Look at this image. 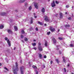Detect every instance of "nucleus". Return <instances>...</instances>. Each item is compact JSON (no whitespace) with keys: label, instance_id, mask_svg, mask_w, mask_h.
Listing matches in <instances>:
<instances>
[{"label":"nucleus","instance_id":"obj_30","mask_svg":"<svg viewBox=\"0 0 74 74\" xmlns=\"http://www.w3.org/2000/svg\"><path fill=\"white\" fill-rule=\"evenodd\" d=\"M56 62H57L58 63H59V60H58V59H56Z\"/></svg>","mask_w":74,"mask_h":74},{"label":"nucleus","instance_id":"obj_60","mask_svg":"<svg viewBox=\"0 0 74 74\" xmlns=\"http://www.w3.org/2000/svg\"><path fill=\"white\" fill-rule=\"evenodd\" d=\"M71 74H74V73H71Z\"/></svg>","mask_w":74,"mask_h":74},{"label":"nucleus","instance_id":"obj_4","mask_svg":"<svg viewBox=\"0 0 74 74\" xmlns=\"http://www.w3.org/2000/svg\"><path fill=\"white\" fill-rule=\"evenodd\" d=\"M51 5L52 7H54L56 6V5H55V3L54 0L53 1V3H51Z\"/></svg>","mask_w":74,"mask_h":74},{"label":"nucleus","instance_id":"obj_36","mask_svg":"<svg viewBox=\"0 0 74 74\" xmlns=\"http://www.w3.org/2000/svg\"><path fill=\"white\" fill-rule=\"evenodd\" d=\"M30 23H31V24L33 23V19H32V20H31Z\"/></svg>","mask_w":74,"mask_h":74},{"label":"nucleus","instance_id":"obj_23","mask_svg":"<svg viewBox=\"0 0 74 74\" xmlns=\"http://www.w3.org/2000/svg\"><path fill=\"white\" fill-rule=\"evenodd\" d=\"M70 46L71 47H74V45L73 44H71L70 45Z\"/></svg>","mask_w":74,"mask_h":74},{"label":"nucleus","instance_id":"obj_53","mask_svg":"<svg viewBox=\"0 0 74 74\" xmlns=\"http://www.w3.org/2000/svg\"><path fill=\"white\" fill-rule=\"evenodd\" d=\"M45 26H47V24H45Z\"/></svg>","mask_w":74,"mask_h":74},{"label":"nucleus","instance_id":"obj_7","mask_svg":"<svg viewBox=\"0 0 74 74\" xmlns=\"http://www.w3.org/2000/svg\"><path fill=\"white\" fill-rule=\"evenodd\" d=\"M38 49L40 51H42V48L41 46H38Z\"/></svg>","mask_w":74,"mask_h":74},{"label":"nucleus","instance_id":"obj_29","mask_svg":"<svg viewBox=\"0 0 74 74\" xmlns=\"http://www.w3.org/2000/svg\"><path fill=\"white\" fill-rule=\"evenodd\" d=\"M4 69H5L6 70H7V71H9V70H8V69L5 67H4Z\"/></svg>","mask_w":74,"mask_h":74},{"label":"nucleus","instance_id":"obj_47","mask_svg":"<svg viewBox=\"0 0 74 74\" xmlns=\"http://www.w3.org/2000/svg\"><path fill=\"white\" fill-rule=\"evenodd\" d=\"M16 49V47H14V50H15V49Z\"/></svg>","mask_w":74,"mask_h":74},{"label":"nucleus","instance_id":"obj_9","mask_svg":"<svg viewBox=\"0 0 74 74\" xmlns=\"http://www.w3.org/2000/svg\"><path fill=\"white\" fill-rule=\"evenodd\" d=\"M52 40L53 41L54 44H55L56 43V40L55 38H53Z\"/></svg>","mask_w":74,"mask_h":74},{"label":"nucleus","instance_id":"obj_51","mask_svg":"<svg viewBox=\"0 0 74 74\" xmlns=\"http://www.w3.org/2000/svg\"><path fill=\"white\" fill-rule=\"evenodd\" d=\"M34 16L36 15V13H34Z\"/></svg>","mask_w":74,"mask_h":74},{"label":"nucleus","instance_id":"obj_6","mask_svg":"<svg viewBox=\"0 0 74 74\" xmlns=\"http://www.w3.org/2000/svg\"><path fill=\"white\" fill-rule=\"evenodd\" d=\"M24 69V67L22 66L20 68V70L21 72V74H23V70Z\"/></svg>","mask_w":74,"mask_h":74},{"label":"nucleus","instance_id":"obj_46","mask_svg":"<svg viewBox=\"0 0 74 74\" xmlns=\"http://www.w3.org/2000/svg\"><path fill=\"white\" fill-rule=\"evenodd\" d=\"M59 53L60 54H61V52H60V51H59Z\"/></svg>","mask_w":74,"mask_h":74},{"label":"nucleus","instance_id":"obj_27","mask_svg":"<svg viewBox=\"0 0 74 74\" xmlns=\"http://www.w3.org/2000/svg\"><path fill=\"white\" fill-rule=\"evenodd\" d=\"M21 33H22V34H24V33H25V31H24V30H22L21 31Z\"/></svg>","mask_w":74,"mask_h":74},{"label":"nucleus","instance_id":"obj_5","mask_svg":"<svg viewBox=\"0 0 74 74\" xmlns=\"http://www.w3.org/2000/svg\"><path fill=\"white\" fill-rule=\"evenodd\" d=\"M50 30H51V31L52 32H55V29H52V27H50Z\"/></svg>","mask_w":74,"mask_h":74},{"label":"nucleus","instance_id":"obj_64","mask_svg":"<svg viewBox=\"0 0 74 74\" xmlns=\"http://www.w3.org/2000/svg\"><path fill=\"white\" fill-rule=\"evenodd\" d=\"M45 67V66H44Z\"/></svg>","mask_w":74,"mask_h":74},{"label":"nucleus","instance_id":"obj_24","mask_svg":"<svg viewBox=\"0 0 74 74\" xmlns=\"http://www.w3.org/2000/svg\"><path fill=\"white\" fill-rule=\"evenodd\" d=\"M32 45L33 46H36V43H32Z\"/></svg>","mask_w":74,"mask_h":74},{"label":"nucleus","instance_id":"obj_15","mask_svg":"<svg viewBox=\"0 0 74 74\" xmlns=\"http://www.w3.org/2000/svg\"><path fill=\"white\" fill-rule=\"evenodd\" d=\"M42 12L43 13L45 12V9L44 8H43L42 9Z\"/></svg>","mask_w":74,"mask_h":74},{"label":"nucleus","instance_id":"obj_62","mask_svg":"<svg viewBox=\"0 0 74 74\" xmlns=\"http://www.w3.org/2000/svg\"><path fill=\"white\" fill-rule=\"evenodd\" d=\"M15 11H16H16H17V10H16Z\"/></svg>","mask_w":74,"mask_h":74},{"label":"nucleus","instance_id":"obj_52","mask_svg":"<svg viewBox=\"0 0 74 74\" xmlns=\"http://www.w3.org/2000/svg\"><path fill=\"white\" fill-rule=\"evenodd\" d=\"M68 67H69V66H70V64H68Z\"/></svg>","mask_w":74,"mask_h":74},{"label":"nucleus","instance_id":"obj_20","mask_svg":"<svg viewBox=\"0 0 74 74\" xmlns=\"http://www.w3.org/2000/svg\"><path fill=\"white\" fill-rule=\"evenodd\" d=\"M38 24H39V25H43V24H42V23H41V22H40V21H38Z\"/></svg>","mask_w":74,"mask_h":74},{"label":"nucleus","instance_id":"obj_22","mask_svg":"<svg viewBox=\"0 0 74 74\" xmlns=\"http://www.w3.org/2000/svg\"><path fill=\"white\" fill-rule=\"evenodd\" d=\"M25 0H21L20 1V3H23L25 2Z\"/></svg>","mask_w":74,"mask_h":74},{"label":"nucleus","instance_id":"obj_42","mask_svg":"<svg viewBox=\"0 0 74 74\" xmlns=\"http://www.w3.org/2000/svg\"><path fill=\"white\" fill-rule=\"evenodd\" d=\"M38 45H39L38 46H41V43H38Z\"/></svg>","mask_w":74,"mask_h":74},{"label":"nucleus","instance_id":"obj_8","mask_svg":"<svg viewBox=\"0 0 74 74\" xmlns=\"http://www.w3.org/2000/svg\"><path fill=\"white\" fill-rule=\"evenodd\" d=\"M38 5V3H35L34 4V6L36 9H38V5Z\"/></svg>","mask_w":74,"mask_h":74},{"label":"nucleus","instance_id":"obj_25","mask_svg":"<svg viewBox=\"0 0 74 74\" xmlns=\"http://www.w3.org/2000/svg\"><path fill=\"white\" fill-rule=\"evenodd\" d=\"M28 40V39L27 38H24V40L25 41H27Z\"/></svg>","mask_w":74,"mask_h":74},{"label":"nucleus","instance_id":"obj_21","mask_svg":"<svg viewBox=\"0 0 74 74\" xmlns=\"http://www.w3.org/2000/svg\"><path fill=\"white\" fill-rule=\"evenodd\" d=\"M45 45L46 47H47V45H48V42H47V41H46Z\"/></svg>","mask_w":74,"mask_h":74},{"label":"nucleus","instance_id":"obj_57","mask_svg":"<svg viewBox=\"0 0 74 74\" xmlns=\"http://www.w3.org/2000/svg\"><path fill=\"white\" fill-rule=\"evenodd\" d=\"M35 18H37V16H35Z\"/></svg>","mask_w":74,"mask_h":74},{"label":"nucleus","instance_id":"obj_31","mask_svg":"<svg viewBox=\"0 0 74 74\" xmlns=\"http://www.w3.org/2000/svg\"><path fill=\"white\" fill-rule=\"evenodd\" d=\"M29 10H32V7H31V6L29 7Z\"/></svg>","mask_w":74,"mask_h":74},{"label":"nucleus","instance_id":"obj_56","mask_svg":"<svg viewBox=\"0 0 74 74\" xmlns=\"http://www.w3.org/2000/svg\"><path fill=\"white\" fill-rule=\"evenodd\" d=\"M36 41V40H34V41Z\"/></svg>","mask_w":74,"mask_h":74},{"label":"nucleus","instance_id":"obj_12","mask_svg":"<svg viewBox=\"0 0 74 74\" xmlns=\"http://www.w3.org/2000/svg\"><path fill=\"white\" fill-rule=\"evenodd\" d=\"M6 13L4 12H2L1 13L0 15L1 16H4L5 15Z\"/></svg>","mask_w":74,"mask_h":74},{"label":"nucleus","instance_id":"obj_58","mask_svg":"<svg viewBox=\"0 0 74 74\" xmlns=\"http://www.w3.org/2000/svg\"><path fill=\"white\" fill-rule=\"evenodd\" d=\"M67 14V12H65V14Z\"/></svg>","mask_w":74,"mask_h":74},{"label":"nucleus","instance_id":"obj_61","mask_svg":"<svg viewBox=\"0 0 74 74\" xmlns=\"http://www.w3.org/2000/svg\"><path fill=\"white\" fill-rule=\"evenodd\" d=\"M48 1H50V0H48Z\"/></svg>","mask_w":74,"mask_h":74},{"label":"nucleus","instance_id":"obj_28","mask_svg":"<svg viewBox=\"0 0 74 74\" xmlns=\"http://www.w3.org/2000/svg\"><path fill=\"white\" fill-rule=\"evenodd\" d=\"M66 8H68L70 7V6H69V5H66Z\"/></svg>","mask_w":74,"mask_h":74},{"label":"nucleus","instance_id":"obj_49","mask_svg":"<svg viewBox=\"0 0 74 74\" xmlns=\"http://www.w3.org/2000/svg\"><path fill=\"white\" fill-rule=\"evenodd\" d=\"M2 65V64L1 63H0V66H1Z\"/></svg>","mask_w":74,"mask_h":74},{"label":"nucleus","instance_id":"obj_19","mask_svg":"<svg viewBox=\"0 0 74 74\" xmlns=\"http://www.w3.org/2000/svg\"><path fill=\"white\" fill-rule=\"evenodd\" d=\"M32 67L33 68V69H37V67L35 66H33Z\"/></svg>","mask_w":74,"mask_h":74},{"label":"nucleus","instance_id":"obj_26","mask_svg":"<svg viewBox=\"0 0 74 74\" xmlns=\"http://www.w3.org/2000/svg\"><path fill=\"white\" fill-rule=\"evenodd\" d=\"M58 39L60 40H63V38H61V37H59L58 38Z\"/></svg>","mask_w":74,"mask_h":74},{"label":"nucleus","instance_id":"obj_43","mask_svg":"<svg viewBox=\"0 0 74 74\" xmlns=\"http://www.w3.org/2000/svg\"><path fill=\"white\" fill-rule=\"evenodd\" d=\"M30 29L31 30H33V28L32 27H31Z\"/></svg>","mask_w":74,"mask_h":74},{"label":"nucleus","instance_id":"obj_50","mask_svg":"<svg viewBox=\"0 0 74 74\" xmlns=\"http://www.w3.org/2000/svg\"><path fill=\"white\" fill-rule=\"evenodd\" d=\"M21 41H22V42H24V41L23 40H21Z\"/></svg>","mask_w":74,"mask_h":74},{"label":"nucleus","instance_id":"obj_33","mask_svg":"<svg viewBox=\"0 0 74 74\" xmlns=\"http://www.w3.org/2000/svg\"><path fill=\"white\" fill-rule=\"evenodd\" d=\"M50 33H51V32H48L47 33V35H49L50 34Z\"/></svg>","mask_w":74,"mask_h":74},{"label":"nucleus","instance_id":"obj_37","mask_svg":"<svg viewBox=\"0 0 74 74\" xmlns=\"http://www.w3.org/2000/svg\"><path fill=\"white\" fill-rule=\"evenodd\" d=\"M53 63V61H52V60H51L50 61L51 64H52Z\"/></svg>","mask_w":74,"mask_h":74},{"label":"nucleus","instance_id":"obj_41","mask_svg":"<svg viewBox=\"0 0 74 74\" xmlns=\"http://www.w3.org/2000/svg\"><path fill=\"white\" fill-rule=\"evenodd\" d=\"M36 31H38V29L37 27H36Z\"/></svg>","mask_w":74,"mask_h":74},{"label":"nucleus","instance_id":"obj_18","mask_svg":"<svg viewBox=\"0 0 74 74\" xmlns=\"http://www.w3.org/2000/svg\"><path fill=\"white\" fill-rule=\"evenodd\" d=\"M62 58L63 59V61L64 62H66V60H65V57H62Z\"/></svg>","mask_w":74,"mask_h":74},{"label":"nucleus","instance_id":"obj_44","mask_svg":"<svg viewBox=\"0 0 74 74\" xmlns=\"http://www.w3.org/2000/svg\"><path fill=\"white\" fill-rule=\"evenodd\" d=\"M44 58H47V56H44Z\"/></svg>","mask_w":74,"mask_h":74},{"label":"nucleus","instance_id":"obj_55","mask_svg":"<svg viewBox=\"0 0 74 74\" xmlns=\"http://www.w3.org/2000/svg\"><path fill=\"white\" fill-rule=\"evenodd\" d=\"M27 3H26L25 4V5H27Z\"/></svg>","mask_w":74,"mask_h":74},{"label":"nucleus","instance_id":"obj_32","mask_svg":"<svg viewBox=\"0 0 74 74\" xmlns=\"http://www.w3.org/2000/svg\"><path fill=\"white\" fill-rule=\"evenodd\" d=\"M24 36L22 35H21V38H23L24 37Z\"/></svg>","mask_w":74,"mask_h":74},{"label":"nucleus","instance_id":"obj_54","mask_svg":"<svg viewBox=\"0 0 74 74\" xmlns=\"http://www.w3.org/2000/svg\"><path fill=\"white\" fill-rule=\"evenodd\" d=\"M22 60H21L20 61V63H22Z\"/></svg>","mask_w":74,"mask_h":74},{"label":"nucleus","instance_id":"obj_11","mask_svg":"<svg viewBox=\"0 0 74 74\" xmlns=\"http://www.w3.org/2000/svg\"><path fill=\"white\" fill-rule=\"evenodd\" d=\"M7 32L8 33H12V30L11 29H8Z\"/></svg>","mask_w":74,"mask_h":74},{"label":"nucleus","instance_id":"obj_2","mask_svg":"<svg viewBox=\"0 0 74 74\" xmlns=\"http://www.w3.org/2000/svg\"><path fill=\"white\" fill-rule=\"evenodd\" d=\"M5 41H7V43L8 44L9 47H11V43L10 42V41L9 39H8V38L5 37Z\"/></svg>","mask_w":74,"mask_h":74},{"label":"nucleus","instance_id":"obj_48","mask_svg":"<svg viewBox=\"0 0 74 74\" xmlns=\"http://www.w3.org/2000/svg\"><path fill=\"white\" fill-rule=\"evenodd\" d=\"M58 32H60V29H59L58 30Z\"/></svg>","mask_w":74,"mask_h":74},{"label":"nucleus","instance_id":"obj_3","mask_svg":"<svg viewBox=\"0 0 74 74\" xmlns=\"http://www.w3.org/2000/svg\"><path fill=\"white\" fill-rule=\"evenodd\" d=\"M44 18H45V20L46 22H49V19L48 18V16H45Z\"/></svg>","mask_w":74,"mask_h":74},{"label":"nucleus","instance_id":"obj_14","mask_svg":"<svg viewBox=\"0 0 74 74\" xmlns=\"http://www.w3.org/2000/svg\"><path fill=\"white\" fill-rule=\"evenodd\" d=\"M3 28H4V26L3 25H1L0 26V29H2Z\"/></svg>","mask_w":74,"mask_h":74},{"label":"nucleus","instance_id":"obj_17","mask_svg":"<svg viewBox=\"0 0 74 74\" xmlns=\"http://www.w3.org/2000/svg\"><path fill=\"white\" fill-rule=\"evenodd\" d=\"M65 27H70V25L69 24H68V25H65Z\"/></svg>","mask_w":74,"mask_h":74},{"label":"nucleus","instance_id":"obj_39","mask_svg":"<svg viewBox=\"0 0 74 74\" xmlns=\"http://www.w3.org/2000/svg\"><path fill=\"white\" fill-rule=\"evenodd\" d=\"M64 72H66V69L65 68H64Z\"/></svg>","mask_w":74,"mask_h":74},{"label":"nucleus","instance_id":"obj_38","mask_svg":"<svg viewBox=\"0 0 74 74\" xmlns=\"http://www.w3.org/2000/svg\"><path fill=\"white\" fill-rule=\"evenodd\" d=\"M33 49L35 50H36L37 49V48H36V47H34L33 48Z\"/></svg>","mask_w":74,"mask_h":74},{"label":"nucleus","instance_id":"obj_10","mask_svg":"<svg viewBox=\"0 0 74 74\" xmlns=\"http://www.w3.org/2000/svg\"><path fill=\"white\" fill-rule=\"evenodd\" d=\"M60 19H62V18H63V14H62V13H60Z\"/></svg>","mask_w":74,"mask_h":74},{"label":"nucleus","instance_id":"obj_34","mask_svg":"<svg viewBox=\"0 0 74 74\" xmlns=\"http://www.w3.org/2000/svg\"><path fill=\"white\" fill-rule=\"evenodd\" d=\"M58 47H59V46H57V50H58H58H59V48H58Z\"/></svg>","mask_w":74,"mask_h":74},{"label":"nucleus","instance_id":"obj_16","mask_svg":"<svg viewBox=\"0 0 74 74\" xmlns=\"http://www.w3.org/2000/svg\"><path fill=\"white\" fill-rule=\"evenodd\" d=\"M42 56L41 54H39V57L40 59H42Z\"/></svg>","mask_w":74,"mask_h":74},{"label":"nucleus","instance_id":"obj_45","mask_svg":"<svg viewBox=\"0 0 74 74\" xmlns=\"http://www.w3.org/2000/svg\"><path fill=\"white\" fill-rule=\"evenodd\" d=\"M36 74H38V71H36Z\"/></svg>","mask_w":74,"mask_h":74},{"label":"nucleus","instance_id":"obj_13","mask_svg":"<svg viewBox=\"0 0 74 74\" xmlns=\"http://www.w3.org/2000/svg\"><path fill=\"white\" fill-rule=\"evenodd\" d=\"M14 28L15 30L16 31H17V30H18V27H17L16 26H14Z\"/></svg>","mask_w":74,"mask_h":74},{"label":"nucleus","instance_id":"obj_1","mask_svg":"<svg viewBox=\"0 0 74 74\" xmlns=\"http://www.w3.org/2000/svg\"><path fill=\"white\" fill-rule=\"evenodd\" d=\"M15 65L16 68L15 69L13 70V71L14 74H17V71H18L19 69L18 68V65L17 62H16Z\"/></svg>","mask_w":74,"mask_h":74},{"label":"nucleus","instance_id":"obj_63","mask_svg":"<svg viewBox=\"0 0 74 74\" xmlns=\"http://www.w3.org/2000/svg\"><path fill=\"white\" fill-rule=\"evenodd\" d=\"M72 8H73V7H72Z\"/></svg>","mask_w":74,"mask_h":74},{"label":"nucleus","instance_id":"obj_40","mask_svg":"<svg viewBox=\"0 0 74 74\" xmlns=\"http://www.w3.org/2000/svg\"><path fill=\"white\" fill-rule=\"evenodd\" d=\"M68 19L69 20H70L71 19V17H69V18H68Z\"/></svg>","mask_w":74,"mask_h":74},{"label":"nucleus","instance_id":"obj_59","mask_svg":"<svg viewBox=\"0 0 74 74\" xmlns=\"http://www.w3.org/2000/svg\"><path fill=\"white\" fill-rule=\"evenodd\" d=\"M30 62H29V64H30Z\"/></svg>","mask_w":74,"mask_h":74},{"label":"nucleus","instance_id":"obj_35","mask_svg":"<svg viewBox=\"0 0 74 74\" xmlns=\"http://www.w3.org/2000/svg\"><path fill=\"white\" fill-rule=\"evenodd\" d=\"M56 4H58V3H59V2L58 1H56Z\"/></svg>","mask_w":74,"mask_h":74}]
</instances>
